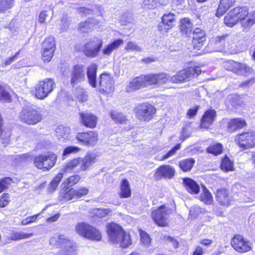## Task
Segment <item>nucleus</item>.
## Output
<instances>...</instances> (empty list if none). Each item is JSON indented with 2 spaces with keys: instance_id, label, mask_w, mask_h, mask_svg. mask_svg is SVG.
I'll return each mask as SVG.
<instances>
[{
  "instance_id": "nucleus-1",
  "label": "nucleus",
  "mask_w": 255,
  "mask_h": 255,
  "mask_svg": "<svg viewBox=\"0 0 255 255\" xmlns=\"http://www.w3.org/2000/svg\"><path fill=\"white\" fill-rule=\"evenodd\" d=\"M202 73L201 67L193 65L187 66L172 76L164 72L140 74L132 78L126 87V91L131 93L148 86H156L165 84H182L198 77Z\"/></svg>"
},
{
  "instance_id": "nucleus-2",
  "label": "nucleus",
  "mask_w": 255,
  "mask_h": 255,
  "mask_svg": "<svg viewBox=\"0 0 255 255\" xmlns=\"http://www.w3.org/2000/svg\"><path fill=\"white\" fill-rule=\"evenodd\" d=\"M50 244L61 249L60 255H77L75 244L63 235H55L49 240Z\"/></svg>"
},
{
  "instance_id": "nucleus-3",
  "label": "nucleus",
  "mask_w": 255,
  "mask_h": 255,
  "mask_svg": "<svg viewBox=\"0 0 255 255\" xmlns=\"http://www.w3.org/2000/svg\"><path fill=\"white\" fill-rule=\"evenodd\" d=\"M20 121L29 125H34L39 123L42 119L40 109L34 105L23 107L19 113Z\"/></svg>"
},
{
  "instance_id": "nucleus-4",
  "label": "nucleus",
  "mask_w": 255,
  "mask_h": 255,
  "mask_svg": "<svg viewBox=\"0 0 255 255\" xmlns=\"http://www.w3.org/2000/svg\"><path fill=\"white\" fill-rule=\"evenodd\" d=\"M172 212L173 209L167 208L165 204H162L152 210L150 216L157 227H167L169 226V215Z\"/></svg>"
},
{
  "instance_id": "nucleus-5",
  "label": "nucleus",
  "mask_w": 255,
  "mask_h": 255,
  "mask_svg": "<svg viewBox=\"0 0 255 255\" xmlns=\"http://www.w3.org/2000/svg\"><path fill=\"white\" fill-rule=\"evenodd\" d=\"M135 117L140 121L149 122L155 117L157 110L148 102L138 104L133 110Z\"/></svg>"
},
{
  "instance_id": "nucleus-6",
  "label": "nucleus",
  "mask_w": 255,
  "mask_h": 255,
  "mask_svg": "<svg viewBox=\"0 0 255 255\" xmlns=\"http://www.w3.org/2000/svg\"><path fill=\"white\" fill-rule=\"evenodd\" d=\"M234 141L242 150L255 148V131L248 130L239 133L235 135Z\"/></svg>"
},
{
  "instance_id": "nucleus-7",
  "label": "nucleus",
  "mask_w": 255,
  "mask_h": 255,
  "mask_svg": "<svg viewBox=\"0 0 255 255\" xmlns=\"http://www.w3.org/2000/svg\"><path fill=\"white\" fill-rule=\"evenodd\" d=\"M232 10L244 29H249L255 24V10L252 11L249 17L245 21L249 15V8L247 6H238Z\"/></svg>"
},
{
  "instance_id": "nucleus-8",
  "label": "nucleus",
  "mask_w": 255,
  "mask_h": 255,
  "mask_svg": "<svg viewBox=\"0 0 255 255\" xmlns=\"http://www.w3.org/2000/svg\"><path fill=\"white\" fill-rule=\"evenodd\" d=\"M115 82L113 76L107 72L101 74L99 78V92L103 95L109 96L113 94Z\"/></svg>"
},
{
  "instance_id": "nucleus-9",
  "label": "nucleus",
  "mask_w": 255,
  "mask_h": 255,
  "mask_svg": "<svg viewBox=\"0 0 255 255\" xmlns=\"http://www.w3.org/2000/svg\"><path fill=\"white\" fill-rule=\"evenodd\" d=\"M55 82L51 78L39 81L35 86V95L38 99L43 100L53 90Z\"/></svg>"
},
{
  "instance_id": "nucleus-10",
  "label": "nucleus",
  "mask_w": 255,
  "mask_h": 255,
  "mask_svg": "<svg viewBox=\"0 0 255 255\" xmlns=\"http://www.w3.org/2000/svg\"><path fill=\"white\" fill-rule=\"evenodd\" d=\"M103 45V40L98 37H94L83 47L82 52L87 57L93 58L97 57L101 50Z\"/></svg>"
},
{
  "instance_id": "nucleus-11",
  "label": "nucleus",
  "mask_w": 255,
  "mask_h": 255,
  "mask_svg": "<svg viewBox=\"0 0 255 255\" xmlns=\"http://www.w3.org/2000/svg\"><path fill=\"white\" fill-rule=\"evenodd\" d=\"M56 160V155L53 153H48L45 155L36 156L34 159V164L38 169L47 171L54 166Z\"/></svg>"
},
{
  "instance_id": "nucleus-12",
  "label": "nucleus",
  "mask_w": 255,
  "mask_h": 255,
  "mask_svg": "<svg viewBox=\"0 0 255 255\" xmlns=\"http://www.w3.org/2000/svg\"><path fill=\"white\" fill-rule=\"evenodd\" d=\"M231 245L237 252L245 253L252 250L250 241L240 234H235L231 240Z\"/></svg>"
},
{
  "instance_id": "nucleus-13",
  "label": "nucleus",
  "mask_w": 255,
  "mask_h": 255,
  "mask_svg": "<svg viewBox=\"0 0 255 255\" xmlns=\"http://www.w3.org/2000/svg\"><path fill=\"white\" fill-rule=\"evenodd\" d=\"M224 68L226 70L238 75H241L243 73L252 74L254 72L253 68L247 64L232 60L226 61L224 63Z\"/></svg>"
},
{
  "instance_id": "nucleus-14",
  "label": "nucleus",
  "mask_w": 255,
  "mask_h": 255,
  "mask_svg": "<svg viewBox=\"0 0 255 255\" xmlns=\"http://www.w3.org/2000/svg\"><path fill=\"white\" fill-rule=\"evenodd\" d=\"M192 33V36L189 43L190 48L195 50H200L205 44L207 35L205 31L202 29L197 27Z\"/></svg>"
},
{
  "instance_id": "nucleus-15",
  "label": "nucleus",
  "mask_w": 255,
  "mask_h": 255,
  "mask_svg": "<svg viewBox=\"0 0 255 255\" xmlns=\"http://www.w3.org/2000/svg\"><path fill=\"white\" fill-rule=\"evenodd\" d=\"M125 231L123 227L115 222H110L106 225V232L110 242L117 244L120 241V236Z\"/></svg>"
},
{
  "instance_id": "nucleus-16",
  "label": "nucleus",
  "mask_w": 255,
  "mask_h": 255,
  "mask_svg": "<svg viewBox=\"0 0 255 255\" xmlns=\"http://www.w3.org/2000/svg\"><path fill=\"white\" fill-rule=\"evenodd\" d=\"M217 118V112L215 110L210 108L206 110L202 115L199 128L202 129H208L213 125Z\"/></svg>"
},
{
  "instance_id": "nucleus-17",
  "label": "nucleus",
  "mask_w": 255,
  "mask_h": 255,
  "mask_svg": "<svg viewBox=\"0 0 255 255\" xmlns=\"http://www.w3.org/2000/svg\"><path fill=\"white\" fill-rule=\"evenodd\" d=\"M81 235L92 241H100L102 236L100 231L95 227L81 223Z\"/></svg>"
},
{
  "instance_id": "nucleus-18",
  "label": "nucleus",
  "mask_w": 255,
  "mask_h": 255,
  "mask_svg": "<svg viewBox=\"0 0 255 255\" xmlns=\"http://www.w3.org/2000/svg\"><path fill=\"white\" fill-rule=\"evenodd\" d=\"M176 22L175 14L170 12L164 13L161 17V22L158 25V29L161 32H167L175 25Z\"/></svg>"
},
{
  "instance_id": "nucleus-19",
  "label": "nucleus",
  "mask_w": 255,
  "mask_h": 255,
  "mask_svg": "<svg viewBox=\"0 0 255 255\" xmlns=\"http://www.w3.org/2000/svg\"><path fill=\"white\" fill-rule=\"evenodd\" d=\"M215 197L218 204L223 207H228L232 204V197L229 190L225 187L218 189L215 193Z\"/></svg>"
},
{
  "instance_id": "nucleus-20",
  "label": "nucleus",
  "mask_w": 255,
  "mask_h": 255,
  "mask_svg": "<svg viewBox=\"0 0 255 255\" xmlns=\"http://www.w3.org/2000/svg\"><path fill=\"white\" fill-rule=\"evenodd\" d=\"M175 173V169L169 165L163 164L160 165L155 170L154 177L156 180L162 178L171 179Z\"/></svg>"
},
{
  "instance_id": "nucleus-21",
  "label": "nucleus",
  "mask_w": 255,
  "mask_h": 255,
  "mask_svg": "<svg viewBox=\"0 0 255 255\" xmlns=\"http://www.w3.org/2000/svg\"><path fill=\"white\" fill-rule=\"evenodd\" d=\"M248 124L245 119L241 118H234L229 120L227 124V130L233 133L247 128Z\"/></svg>"
},
{
  "instance_id": "nucleus-22",
  "label": "nucleus",
  "mask_w": 255,
  "mask_h": 255,
  "mask_svg": "<svg viewBox=\"0 0 255 255\" xmlns=\"http://www.w3.org/2000/svg\"><path fill=\"white\" fill-rule=\"evenodd\" d=\"M98 140V133L96 131L81 133V142L86 146L95 145Z\"/></svg>"
},
{
  "instance_id": "nucleus-23",
  "label": "nucleus",
  "mask_w": 255,
  "mask_h": 255,
  "mask_svg": "<svg viewBox=\"0 0 255 255\" xmlns=\"http://www.w3.org/2000/svg\"><path fill=\"white\" fill-rule=\"evenodd\" d=\"M178 27L181 34L187 37H189L193 31V24L188 17H183L180 19Z\"/></svg>"
},
{
  "instance_id": "nucleus-24",
  "label": "nucleus",
  "mask_w": 255,
  "mask_h": 255,
  "mask_svg": "<svg viewBox=\"0 0 255 255\" xmlns=\"http://www.w3.org/2000/svg\"><path fill=\"white\" fill-rule=\"evenodd\" d=\"M183 185L186 190L191 194H198L200 188L197 183L193 179L189 177L183 178Z\"/></svg>"
},
{
  "instance_id": "nucleus-25",
  "label": "nucleus",
  "mask_w": 255,
  "mask_h": 255,
  "mask_svg": "<svg viewBox=\"0 0 255 255\" xmlns=\"http://www.w3.org/2000/svg\"><path fill=\"white\" fill-rule=\"evenodd\" d=\"M82 123L86 128H94L96 127L98 122L97 116L92 113H81Z\"/></svg>"
},
{
  "instance_id": "nucleus-26",
  "label": "nucleus",
  "mask_w": 255,
  "mask_h": 255,
  "mask_svg": "<svg viewBox=\"0 0 255 255\" xmlns=\"http://www.w3.org/2000/svg\"><path fill=\"white\" fill-rule=\"evenodd\" d=\"M236 0H220L216 11V16L220 17L232 7L235 3Z\"/></svg>"
},
{
  "instance_id": "nucleus-27",
  "label": "nucleus",
  "mask_w": 255,
  "mask_h": 255,
  "mask_svg": "<svg viewBox=\"0 0 255 255\" xmlns=\"http://www.w3.org/2000/svg\"><path fill=\"white\" fill-rule=\"evenodd\" d=\"M97 65L96 64H92L87 69V76L89 84L93 88L97 87Z\"/></svg>"
},
{
  "instance_id": "nucleus-28",
  "label": "nucleus",
  "mask_w": 255,
  "mask_h": 255,
  "mask_svg": "<svg viewBox=\"0 0 255 255\" xmlns=\"http://www.w3.org/2000/svg\"><path fill=\"white\" fill-rule=\"evenodd\" d=\"M120 192L119 193V197L122 199L129 198L131 195V190L128 181L126 179L121 180L120 185Z\"/></svg>"
},
{
  "instance_id": "nucleus-29",
  "label": "nucleus",
  "mask_w": 255,
  "mask_h": 255,
  "mask_svg": "<svg viewBox=\"0 0 255 255\" xmlns=\"http://www.w3.org/2000/svg\"><path fill=\"white\" fill-rule=\"evenodd\" d=\"M124 44V41L122 39H117L111 43L108 44L103 49L102 53L104 55L109 56L112 52L118 49Z\"/></svg>"
},
{
  "instance_id": "nucleus-30",
  "label": "nucleus",
  "mask_w": 255,
  "mask_h": 255,
  "mask_svg": "<svg viewBox=\"0 0 255 255\" xmlns=\"http://www.w3.org/2000/svg\"><path fill=\"white\" fill-rule=\"evenodd\" d=\"M224 150V145L222 143L215 142L210 144L206 148V152L208 154L217 156L222 154Z\"/></svg>"
},
{
  "instance_id": "nucleus-31",
  "label": "nucleus",
  "mask_w": 255,
  "mask_h": 255,
  "mask_svg": "<svg viewBox=\"0 0 255 255\" xmlns=\"http://www.w3.org/2000/svg\"><path fill=\"white\" fill-rule=\"evenodd\" d=\"M97 155L93 152H88L81 160V169L86 170L96 161Z\"/></svg>"
},
{
  "instance_id": "nucleus-32",
  "label": "nucleus",
  "mask_w": 255,
  "mask_h": 255,
  "mask_svg": "<svg viewBox=\"0 0 255 255\" xmlns=\"http://www.w3.org/2000/svg\"><path fill=\"white\" fill-rule=\"evenodd\" d=\"M195 160L193 158H187L180 160L178 166L183 172H190L194 166Z\"/></svg>"
},
{
  "instance_id": "nucleus-33",
  "label": "nucleus",
  "mask_w": 255,
  "mask_h": 255,
  "mask_svg": "<svg viewBox=\"0 0 255 255\" xmlns=\"http://www.w3.org/2000/svg\"><path fill=\"white\" fill-rule=\"evenodd\" d=\"M110 116L111 119L117 124H125L128 121L126 115L123 113L117 111H111L110 113Z\"/></svg>"
},
{
  "instance_id": "nucleus-34",
  "label": "nucleus",
  "mask_w": 255,
  "mask_h": 255,
  "mask_svg": "<svg viewBox=\"0 0 255 255\" xmlns=\"http://www.w3.org/2000/svg\"><path fill=\"white\" fill-rule=\"evenodd\" d=\"M220 168L224 172L233 171L234 170V162L230 159L229 156L225 155L221 158Z\"/></svg>"
},
{
  "instance_id": "nucleus-35",
  "label": "nucleus",
  "mask_w": 255,
  "mask_h": 255,
  "mask_svg": "<svg viewBox=\"0 0 255 255\" xmlns=\"http://www.w3.org/2000/svg\"><path fill=\"white\" fill-rule=\"evenodd\" d=\"M70 129L67 127L60 126L56 128V135L58 139L61 141H65L69 139Z\"/></svg>"
},
{
  "instance_id": "nucleus-36",
  "label": "nucleus",
  "mask_w": 255,
  "mask_h": 255,
  "mask_svg": "<svg viewBox=\"0 0 255 255\" xmlns=\"http://www.w3.org/2000/svg\"><path fill=\"white\" fill-rule=\"evenodd\" d=\"M224 22L226 26L230 27L239 22L232 9L224 17Z\"/></svg>"
},
{
  "instance_id": "nucleus-37",
  "label": "nucleus",
  "mask_w": 255,
  "mask_h": 255,
  "mask_svg": "<svg viewBox=\"0 0 255 255\" xmlns=\"http://www.w3.org/2000/svg\"><path fill=\"white\" fill-rule=\"evenodd\" d=\"M139 236L140 241L142 246L145 247H149L151 245L152 239L150 235L142 229L138 230Z\"/></svg>"
},
{
  "instance_id": "nucleus-38",
  "label": "nucleus",
  "mask_w": 255,
  "mask_h": 255,
  "mask_svg": "<svg viewBox=\"0 0 255 255\" xmlns=\"http://www.w3.org/2000/svg\"><path fill=\"white\" fill-rule=\"evenodd\" d=\"M120 247L122 248L126 249L129 247L132 244V240L130 234L125 230L120 236Z\"/></svg>"
},
{
  "instance_id": "nucleus-39",
  "label": "nucleus",
  "mask_w": 255,
  "mask_h": 255,
  "mask_svg": "<svg viewBox=\"0 0 255 255\" xmlns=\"http://www.w3.org/2000/svg\"><path fill=\"white\" fill-rule=\"evenodd\" d=\"M199 200L206 205H211L213 203V198L211 193L205 186L203 189V192L199 196Z\"/></svg>"
},
{
  "instance_id": "nucleus-40",
  "label": "nucleus",
  "mask_w": 255,
  "mask_h": 255,
  "mask_svg": "<svg viewBox=\"0 0 255 255\" xmlns=\"http://www.w3.org/2000/svg\"><path fill=\"white\" fill-rule=\"evenodd\" d=\"M42 49L54 52L55 50V41L53 36H49L42 42Z\"/></svg>"
},
{
  "instance_id": "nucleus-41",
  "label": "nucleus",
  "mask_w": 255,
  "mask_h": 255,
  "mask_svg": "<svg viewBox=\"0 0 255 255\" xmlns=\"http://www.w3.org/2000/svg\"><path fill=\"white\" fill-rule=\"evenodd\" d=\"M63 177V173H59L54 178L49 185L48 191L49 192H52L56 189Z\"/></svg>"
},
{
  "instance_id": "nucleus-42",
  "label": "nucleus",
  "mask_w": 255,
  "mask_h": 255,
  "mask_svg": "<svg viewBox=\"0 0 255 255\" xmlns=\"http://www.w3.org/2000/svg\"><path fill=\"white\" fill-rule=\"evenodd\" d=\"M32 236V233H25L22 232H14L11 234L10 239L12 240L16 241L29 238Z\"/></svg>"
},
{
  "instance_id": "nucleus-43",
  "label": "nucleus",
  "mask_w": 255,
  "mask_h": 255,
  "mask_svg": "<svg viewBox=\"0 0 255 255\" xmlns=\"http://www.w3.org/2000/svg\"><path fill=\"white\" fill-rule=\"evenodd\" d=\"M80 164L79 158L73 159L68 162L64 167V170L68 172L73 170Z\"/></svg>"
},
{
  "instance_id": "nucleus-44",
  "label": "nucleus",
  "mask_w": 255,
  "mask_h": 255,
  "mask_svg": "<svg viewBox=\"0 0 255 255\" xmlns=\"http://www.w3.org/2000/svg\"><path fill=\"white\" fill-rule=\"evenodd\" d=\"M80 78V66L76 65L74 67L72 77L71 78V84L73 86H75L79 82Z\"/></svg>"
},
{
  "instance_id": "nucleus-45",
  "label": "nucleus",
  "mask_w": 255,
  "mask_h": 255,
  "mask_svg": "<svg viewBox=\"0 0 255 255\" xmlns=\"http://www.w3.org/2000/svg\"><path fill=\"white\" fill-rule=\"evenodd\" d=\"M181 147V144L177 143L173 146L170 150H169L166 154L159 159V161H164L169 157L174 155L176 154L177 151Z\"/></svg>"
},
{
  "instance_id": "nucleus-46",
  "label": "nucleus",
  "mask_w": 255,
  "mask_h": 255,
  "mask_svg": "<svg viewBox=\"0 0 255 255\" xmlns=\"http://www.w3.org/2000/svg\"><path fill=\"white\" fill-rule=\"evenodd\" d=\"M14 0H0V12L7 10L11 8Z\"/></svg>"
},
{
  "instance_id": "nucleus-47",
  "label": "nucleus",
  "mask_w": 255,
  "mask_h": 255,
  "mask_svg": "<svg viewBox=\"0 0 255 255\" xmlns=\"http://www.w3.org/2000/svg\"><path fill=\"white\" fill-rule=\"evenodd\" d=\"M12 182L10 177H4L0 180V193L8 188Z\"/></svg>"
},
{
  "instance_id": "nucleus-48",
  "label": "nucleus",
  "mask_w": 255,
  "mask_h": 255,
  "mask_svg": "<svg viewBox=\"0 0 255 255\" xmlns=\"http://www.w3.org/2000/svg\"><path fill=\"white\" fill-rule=\"evenodd\" d=\"M228 36V34H225L222 36H218L212 39V42L216 46L224 45L225 42L226 38Z\"/></svg>"
},
{
  "instance_id": "nucleus-49",
  "label": "nucleus",
  "mask_w": 255,
  "mask_h": 255,
  "mask_svg": "<svg viewBox=\"0 0 255 255\" xmlns=\"http://www.w3.org/2000/svg\"><path fill=\"white\" fill-rule=\"evenodd\" d=\"M75 197L78 198L79 197V192L73 189L70 190L64 195V198L67 200H70L75 199Z\"/></svg>"
},
{
  "instance_id": "nucleus-50",
  "label": "nucleus",
  "mask_w": 255,
  "mask_h": 255,
  "mask_svg": "<svg viewBox=\"0 0 255 255\" xmlns=\"http://www.w3.org/2000/svg\"><path fill=\"white\" fill-rule=\"evenodd\" d=\"M79 148L78 147L74 146H70L66 147L63 153V156H67L72 153H76L79 152Z\"/></svg>"
},
{
  "instance_id": "nucleus-51",
  "label": "nucleus",
  "mask_w": 255,
  "mask_h": 255,
  "mask_svg": "<svg viewBox=\"0 0 255 255\" xmlns=\"http://www.w3.org/2000/svg\"><path fill=\"white\" fill-rule=\"evenodd\" d=\"M199 109V106H195L193 108L189 109L186 113V116L188 119H193L197 115Z\"/></svg>"
},
{
  "instance_id": "nucleus-52",
  "label": "nucleus",
  "mask_w": 255,
  "mask_h": 255,
  "mask_svg": "<svg viewBox=\"0 0 255 255\" xmlns=\"http://www.w3.org/2000/svg\"><path fill=\"white\" fill-rule=\"evenodd\" d=\"M125 50L127 51H138L140 50L139 47L132 41L128 42L125 47Z\"/></svg>"
},
{
  "instance_id": "nucleus-53",
  "label": "nucleus",
  "mask_w": 255,
  "mask_h": 255,
  "mask_svg": "<svg viewBox=\"0 0 255 255\" xmlns=\"http://www.w3.org/2000/svg\"><path fill=\"white\" fill-rule=\"evenodd\" d=\"M9 196L7 193H3L0 199V207H4L7 206L9 202Z\"/></svg>"
},
{
  "instance_id": "nucleus-54",
  "label": "nucleus",
  "mask_w": 255,
  "mask_h": 255,
  "mask_svg": "<svg viewBox=\"0 0 255 255\" xmlns=\"http://www.w3.org/2000/svg\"><path fill=\"white\" fill-rule=\"evenodd\" d=\"M53 52H51V50H44L42 49V59L45 62H49L51 59L52 57L53 56Z\"/></svg>"
},
{
  "instance_id": "nucleus-55",
  "label": "nucleus",
  "mask_w": 255,
  "mask_h": 255,
  "mask_svg": "<svg viewBox=\"0 0 255 255\" xmlns=\"http://www.w3.org/2000/svg\"><path fill=\"white\" fill-rule=\"evenodd\" d=\"M39 214H38L37 215L29 216L23 219L21 221V224L23 225H26L34 222L36 220L37 217L39 216Z\"/></svg>"
},
{
  "instance_id": "nucleus-56",
  "label": "nucleus",
  "mask_w": 255,
  "mask_h": 255,
  "mask_svg": "<svg viewBox=\"0 0 255 255\" xmlns=\"http://www.w3.org/2000/svg\"><path fill=\"white\" fill-rule=\"evenodd\" d=\"M10 96L8 93L5 91L4 87L0 85V100H8Z\"/></svg>"
},
{
  "instance_id": "nucleus-57",
  "label": "nucleus",
  "mask_w": 255,
  "mask_h": 255,
  "mask_svg": "<svg viewBox=\"0 0 255 255\" xmlns=\"http://www.w3.org/2000/svg\"><path fill=\"white\" fill-rule=\"evenodd\" d=\"M19 51H18L14 55L11 57L7 58H6L3 62H2V67H6L8 65H9L11 64L12 62H13L17 55L19 54Z\"/></svg>"
},
{
  "instance_id": "nucleus-58",
  "label": "nucleus",
  "mask_w": 255,
  "mask_h": 255,
  "mask_svg": "<svg viewBox=\"0 0 255 255\" xmlns=\"http://www.w3.org/2000/svg\"><path fill=\"white\" fill-rule=\"evenodd\" d=\"M164 240L165 241L170 242L172 244L173 247L174 249H177L179 246V243L178 241L172 237L164 236Z\"/></svg>"
},
{
  "instance_id": "nucleus-59",
  "label": "nucleus",
  "mask_w": 255,
  "mask_h": 255,
  "mask_svg": "<svg viewBox=\"0 0 255 255\" xmlns=\"http://www.w3.org/2000/svg\"><path fill=\"white\" fill-rule=\"evenodd\" d=\"M80 180V177L78 175H74L70 176L67 180L68 185L72 186Z\"/></svg>"
},
{
  "instance_id": "nucleus-60",
  "label": "nucleus",
  "mask_w": 255,
  "mask_h": 255,
  "mask_svg": "<svg viewBox=\"0 0 255 255\" xmlns=\"http://www.w3.org/2000/svg\"><path fill=\"white\" fill-rule=\"evenodd\" d=\"M255 83V78H252L248 79L239 85L240 87H245L252 85Z\"/></svg>"
},
{
  "instance_id": "nucleus-61",
  "label": "nucleus",
  "mask_w": 255,
  "mask_h": 255,
  "mask_svg": "<svg viewBox=\"0 0 255 255\" xmlns=\"http://www.w3.org/2000/svg\"><path fill=\"white\" fill-rule=\"evenodd\" d=\"M157 60V58L153 57H147L142 59L141 61L145 64H149L155 62Z\"/></svg>"
},
{
  "instance_id": "nucleus-62",
  "label": "nucleus",
  "mask_w": 255,
  "mask_h": 255,
  "mask_svg": "<svg viewBox=\"0 0 255 255\" xmlns=\"http://www.w3.org/2000/svg\"><path fill=\"white\" fill-rule=\"evenodd\" d=\"M204 251L202 247L197 246L193 252V255H203Z\"/></svg>"
},
{
  "instance_id": "nucleus-63",
  "label": "nucleus",
  "mask_w": 255,
  "mask_h": 255,
  "mask_svg": "<svg viewBox=\"0 0 255 255\" xmlns=\"http://www.w3.org/2000/svg\"><path fill=\"white\" fill-rule=\"evenodd\" d=\"M143 4L145 6H147L148 8H151L154 6L155 4V0H143Z\"/></svg>"
},
{
  "instance_id": "nucleus-64",
  "label": "nucleus",
  "mask_w": 255,
  "mask_h": 255,
  "mask_svg": "<svg viewBox=\"0 0 255 255\" xmlns=\"http://www.w3.org/2000/svg\"><path fill=\"white\" fill-rule=\"evenodd\" d=\"M88 99V94L85 91H82L81 92V102H85L87 101Z\"/></svg>"
}]
</instances>
